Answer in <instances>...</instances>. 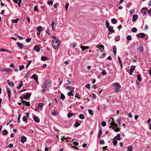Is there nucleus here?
Returning a JSON list of instances; mask_svg holds the SVG:
<instances>
[{
  "mask_svg": "<svg viewBox=\"0 0 151 151\" xmlns=\"http://www.w3.org/2000/svg\"><path fill=\"white\" fill-rule=\"evenodd\" d=\"M111 21L112 23L113 24H115L117 22V20L114 18L113 19L111 20Z\"/></svg>",
  "mask_w": 151,
  "mask_h": 151,
  "instance_id": "c85d7f7f",
  "label": "nucleus"
},
{
  "mask_svg": "<svg viewBox=\"0 0 151 151\" xmlns=\"http://www.w3.org/2000/svg\"><path fill=\"white\" fill-rule=\"evenodd\" d=\"M6 71L7 73H9L11 72L12 71V70L11 69H10L6 68Z\"/></svg>",
  "mask_w": 151,
  "mask_h": 151,
  "instance_id": "49530a36",
  "label": "nucleus"
},
{
  "mask_svg": "<svg viewBox=\"0 0 151 151\" xmlns=\"http://www.w3.org/2000/svg\"><path fill=\"white\" fill-rule=\"evenodd\" d=\"M143 15L145 14L147 11V8L145 7L142 8L141 10Z\"/></svg>",
  "mask_w": 151,
  "mask_h": 151,
  "instance_id": "423d86ee",
  "label": "nucleus"
},
{
  "mask_svg": "<svg viewBox=\"0 0 151 151\" xmlns=\"http://www.w3.org/2000/svg\"><path fill=\"white\" fill-rule=\"evenodd\" d=\"M102 133V130L100 129L99 130V134L98 135V138H99L101 136V135Z\"/></svg>",
  "mask_w": 151,
  "mask_h": 151,
  "instance_id": "5701e85b",
  "label": "nucleus"
},
{
  "mask_svg": "<svg viewBox=\"0 0 151 151\" xmlns=\"http://www.w3.org/2000/svg\"><path fill=\"white\" fill-rule=\"evenodd\" d=\"M27 140L26 138L25 137H22L21 138V142L22 143H24L26 142Z\"/></svg>",
  "mask_w": 151,
  "mask_h": 151,
  "instance_id": "4468645a",
  "label": "nucleus"
},
{
  "mask_svg": "<svg viewBox=\"0 0 151 151\" xmlns=\"http://www.w3.org/2000/svg\"><path fill=\"white\" fill-rule=\"evenodd\" d=\"M23 86V83L22 81H21L19 84V85L17 87V88L18 89H20L21 87Z\"/></svg>",
  "mask_w": 151,
  "mask_h": 151,
  "instance_id": "4be33fe9",
  "label": "nucleus"
},
{
  "mask_svg": "<svg viewBox=\"0 0 151 151\" xmlns=\"http://www.w3.org/2000/svg\"><path fill=\"white\" fill-rule=\"evenodd\" d=\"M115 40L116 41H118L120 40V36H116L115 37Z\"/></svg>",
  "mask_w": 151,
  "mask_h": 151,
  "instance_id": "e433bc0d",
  "label": "nucleus"
},
{
  "mask_svg": "<svg viewBox=\"0 0 151 151\" xmlns=\"http://www.w3.org/2000/svg\"><path fill=\"white\" fill-rule=\"evenodd\" d=\"M53 4V2L52 1H49L47 2V4L52 6Z\"/></svg>",
  "mask_w": 151,
  "mask_h": 151,
  "instance_id": "8fccbe9b",
  "label": "nucleus"
},
{
  "mask_svg": "<svg viewBox=\"0 0 151 151\" xmlns=\"http://www.w3.org/2000/svg\"><path fill=\"white\" fill-rule=\"evenodd\" d=\"M137 79L138 80L140 81H141V76L139 74H138L137 75Z\"/></svg>",
  "mask_w": 151,
  "mask_h": 151,
  "instance_id": "79ce46f5",
  "label": "nucleus"
},
{
  "mask_svg": "<svg viewBox=\"0 0 151 151\" xmlns=\"http://www.w3.org/2000/svg\"><path fill=\"white\" fill-rule=\"evenodd\" d=\"M51 38H53L52 42V46L55 50H57L60 45V41L55 36H53Z\"/></svg>",
  "mask_w": 151,
  "mask_h": 151,
  "instance_id": "f257e3e1",
  "label": "nucleus"
},
{
  "mask_svg": "<svg viewBox=\"0 0 151 151\" xmlns=\"http://www.w3.org/2000/svg\"><path fill=\"white\" fill-rule=\"evenodd\" d=\"M65 96L62 93L60 94V98L63 100L65 99Z\"/></svg>",
  "mask_w": 151,
  "mask_h": 151,
  "instance_id": "cd10ccee",
  "label": "nucleus"
},
{
  "mask_svg": "<svg viewBox=\"0 0 151 151\" xmlns=\"http://www.w3.org/2000/svg\"><path fill=\"white\" fill-rule=\"evenodd\" d=\"M117 141L115 140H114V141L113 142V145H114V146H116L117 143Z\"/></svg>",
  "mask_w": 151,
  "mask_h": 151,
  "instance_id": "864d4df0",
  "label": "nucleus"
},
{
  "mask_svg": "<svg viewBox=\"0 0 151 151\" xmlns=\"http://www.w3.org/2000/svg\"><path fill=\"white\" fill-rule=\"evenodd\" d=\"M101 124L102 127H104L106 125V122L105 121H103L101 123Z\"/></svg>",
  "mask_w": 151,
  "mask_h": 151,
  "instance_id": "37998d69",
  "label": "nucleus"
},
{
  "mask_svg": "<svg viewBox=\"0 0 151 151\" xmlns=\"http://www.w3.org/2000/svg\"><path fill=\"white\" fill-rule=\"evenodd\" d=\"M75 97L77 98L78 99H80V97H79V94L77 93L76 94Z\"/></svg>",
  "mask_w": 151,
  "mask_h": 151,
  "instance_id": "e2e57ef3",
  "label": "nucleus"
},
{
  "mask_svg": "<svg viewBox=\"0 0 151 151\" xmlns=\"http://www.w3.org/2000/svg\"><path fill=\"white\" fill-rule=\"evenodd\" d=\"M22 102L23 104H24L25 105H27L28 106H30V104L29 102H27L25 101L22 100Z\"/></svg>",
  "mask_w": 151,
  "mask_h": 151,
  "instance_id": "ddd939ff",
  "label": "nucleus"
},
{
  "mask_svg": "<svg viewBox=\"0 0 151 151\" xmlns=\"http://www.w3.org/2000/svg\"><path fill=\"white\" fill-rule=\"evenodd\" d=\"M51 84V80H47L43 84L42 88H46L47 90H48V89L50 87Z\"/></svg>",
  "mask_w": 151,
  "mask_h": 151,
  "instance_id": "f03ea898",
  "label": "nucleus"
},
{
  "mask_svg": "<svg viewBox=\"0 0 151 151\" xmlns=\"http://www.w3.org/2000/svg\"><path fill=\"white\" fill-rule=\"evenodd\" d=\"M121 119L119 118H118V119L116 120V122H117L118 125L120 126L121 124Z\"/></svg>",
  "mask_w": 151,
  "mask_h": 151,
  "instance_id": "72a5a7b5",
  "label": "nucleus"
},
{
  "mask_svg": "<svg viewBox=\"0 0 151 151\" xmlns=\"http://www.w3.org/2000/svg\"><path fill=\"white\" fill-rule=\"evenodd\" d=\"M24 68V65H21L19 67V70H21L22 69H23V68Z\"/></svg>",
  "mask_w": 151,
  "mask_h": 151,
  "instance_id": "a18cd8bd",
  "label": "nucleus"
},
{
  "mask_svg": "<svg viewBox=\"0 0 151 151\" xmlns=\"http://www.w3.org/2000/svg\"><path fill=\"white\" fill-rule=\"evenodd\" d=\"M113 52L114 53V55H115L116 54V47L115 46H113Z\"/></svg>",
  "mask_w": 151,
  "mask_h": 151,
  "instance_id": "393cba45",
  "label": "nucleus"
},
{
  "mask_svg": "<svg viewBox=\"0 0 151 151\" xmlns=\"http://www.w3.org/2000/svg\"><path fill=\"white\" fill-rule=\"evenodd\" d=\"M120 134H117V135L114 138L113 140H120L121 139H120Z\"/></svg>",
  "mask_w": 151,
  "mask_h": 151,
  "instance_id": "6e6552de",
  "label": "nucleus"
},
{
  "mask_svg": "<svg viewBox=\"0 0 151 151\" xmlns=\"http://www.w3.org/2000/svg\"><path fill=\"white\" fill-rule=\"evenodd\" d=\"M34 121L37 123H38L40 122L39 118L38 117H34Z\"/></svg>",
  "mask_w": 151,
  "mask_h": 151,
  "instance_id": "6ab92c4d",
  "label": "nucleus"
},
{
  "mask_svg": "<svg viewBox=\"0 0 151 151\" xmlns=\"http://www.w3.org/2000/svg\"><path fill=\"white\" fill-rule=\"evenodd\" d=\"M126 39L128 40H131L132 39V38L130 35H128Z\"/></svg>",
  "mask_w": 151,
  "mask_h": 151,
  "instance_id": "ea45409f",
  "label": "nucleus"
},
{
  "mask_svg": "<svg viewBox=\"0 0 151 151\" xmlns=\"http://www.w3.org/2000/svg\"><path fill=\"white\" fill-rule=\"evenodd\" d=\"M137 29L136 28H133L132 29L131 31L132 32H137Z\"/></svg>",
  "mask_w": 151,
  "mask_h": 151,
  "instance_id": "a19ab883",
  "label": "nucleus"
},
{
  "mask_svg": "<svg viewBox=\"0 0 151 151\" xmlns=\"http://www.w3.org/2000/svg\"><path fill=\"white\" fill-rule=\"evenodd\" d=\"M138 37L141 38H143L145 36V35L144 33H140L138 34Z\"/></svg>",
  "mask_w": 151,
  "mask_h": 151,
  "instance_id": "2eb2a0df",
  "label": "nucleus"
},
{
  "mask_svg": "<svg viewBox=\"0 0 151 151\" xmlns=\"http://www.w3.org/2000/svg\"><path fill=\"white\" fill-rule=\"evenodd\" d=\"M88 112L91 115H93V113L92 110L91 109H89L88 110Z\"/></svg>",
  "mask_w": 151,
  "mask_h": 151,
  "instance_id": "c9c22d12",
  "label": "nucleus"
},
{
  "mask_svg": "<svg viewBox=\"0 0 151 151\" xmlns=\"http://www.w3.org/2000/svg\"><path fill=\"white\" fill-rule=\"evenodd\" d=\"M73 145L75 146H77L78 145V143L77 142L75 141L73 142Z\"/></svg>",
  "mask_w": 151,
  "mask_h": 151,
  "instance_id": "13d9d810",
  "label": "nucleus"
},
{
  "mask_svg": "<svg viewBox=\"0 0 151 151\" xmlns=\"http://www.w3.org/2000/svg\"><path fill=\"white\" fill-rule=\"evenodd\" d=\"M31 96L30 94L29 93H27L26 95L24 96V98L25 99H29Z\"/></svg>",
  "mask_w": 151,
  "mask_h": 151,
  "instance_id": "f3484780",
  "label": "nucleus"
},
{
  "mask_svg": "<svg viewBox=\"0 0 151 151\" xmlns=\"http://www.w3.org/2000/svg\"><path fill=\"white\" fill-rule=\"evenodd\" d=\"M138 18V16L137 15L134 14L133 16L132 20L133 22L135 21Z\"/></svg>",
  "mask_w": 151,
  "mask_h": 151,
  "instance_id": "9d476101",
  "label": "nucleus"
},
{
  "mask_svg": "<svg viewBox=\"0 0 151 151\" xmlns=\"http://www.w3.org/2000/svg\"><path fill=\"white\" fill-rule=\"evenodd\" d=\"M6 89H7V93H8V98H9V100L10 99L11 97V91L10 89L9 88H7Z\"/></svg>",
  "mask_w": 151,
  "mask_h": 151,
  "instance_id": "0eeeda50",
  "label": "nucleus"
},
{
  "mask_svg": "<svg viewBox=\"0 0 151 151\" xmlns=\"http://www.w3.org/2000/svg\"><path fill=\"white\" fill-rule=\"evenodd\" d=\"M135 66H133V65H132L131 66V68L130 70L129 74L130 75H131L132 74L133 71L135 70Z\"/></svg>",
  "mask_w": 151,
  "mask_h": 151,
  "instance_id": "1a4fd4ad",
  "label": "nucleus"
},
{
  "mask_svg": "<svg viewBox=\"0 0 151 151\" xmlns=\"http://www.w3.org/2000/svg\"><path fill=\"white\" fill-rule=\"evenodd\" d=\"M120 128H118L117 127H115V128H114V129H113L114 131L116 132H118V131H119L120 130Z\"/></svg>",
  "mask_w": 151,
  "mask_h": 151,
  "instance_id": "bb28decb",
  "label": "nucleus"
},
{
  "mask_svg": "<svg viewBox=\"0 0 151 151\" xmlns=\"http://www.w3.org/2000/svg\"><path fill=\"white\" fill-rule=\"evenodd\" d=\"M101 73L104 76L106 74V70H103Z\"/></svg>",
  "mask_w": 151,
  "mask_h": 151,
  "instance_id": "603ef678",
  "label": "nucleus"
},
{
  "mask_svg": "<svg viewBox=\"0 0 151 151\" xmlns=\"http://www.w3.org/2000/svg\"><path fill=\"white\" fill-rule=\"evenodd\" d=\"M17 45L18 47L20 48L21 49H22L24 47V45L22 43L18 42L17 43Z\"/></svg>",
  "mask_w": 151,
  "mask_h": 151,
  "instance_id": "9b49d317",
  "label": "nucleus"
},
{
  "mask_svg": "<svg viewBox=\"0 0 151 151\" xmlns=\"http://www.w3.org/2000/svg\"><path fill=\"white\" fill-rule=\"evenodd\" d=\"M140 53H142L143 51V47L142 44L140 45L138 47L137 49Z\"/></svg>",
  "mask_w": 151,
  "mask_h": 151,
  "instance_id": "39448f33",
  "label": "nucleus"
},
{
  "mask_svg": "<svg viewBox=\"0 0 151 151\" xmlns=\"http://www.w3.org/2000/svg\"><path fill=\"white\" fill-rule=\"evenodd\" d=\"M79 118L81 119H83L85 118V116L83 114H80L79 116Z\"/></svg>",
  "mask_w": 151,
  "mask_h": 151,
  "instance_id": "b1692460",
  "label": "nucleus"
},
{
  "mask_svg": "<svg viewBox=\"0 0 151 151\" xmlns=\"http://www.w3.org/2000/svg\"><path fill=\"white\" fill-rule=\"evenodd\" d=\"M31 40V38H27L26 39L25 41L27 42H28L30 41Z\"/></svg>",
  "mask_w": 151,
  "mask_h": 151,
  "instance_id": "680f3d73",
  "label": "nucleus"
},
{
  "mask_svg": "<svg viewBox=\"0 0 151 151\" xmlns=\"http://www.w3.org/2000/svg\"><path fill=\"white\" fill-rule=\"evenodd\" d=\"M66 88H68L69 89H74L75 88L73 87L72 86H67Z\"/></svg>",
  "mask_w": 151,
  "mask_h": 151,
  "instance_id": "09e8293b",
  "label": "nucleus"
},
{
  "mask_svg": "<svg viewBox=\"0 0 151 151\" xmlns=\"http://www.w3.org/2000/svg\"><path fill=\"white\" fill-rule=\"evenodd\" d=\"M73 114L71 113H69L68 114L67 116L68 118H70L71 117L73 116Z\"/></svg>",
  "mask_w": 151,
  "mask_h": 151,
  "instance_id": "58836bf2",
  "label": "nucleus"
},
{
  "mask_svg": "<svg viewBox=\"0 0 151 151\" xmlns=\"http://www.w3.org/2000/svg\"><path fill=\"white\" fill-rule=\"evenodd\" d=\"M42 27L41 26H39L37 28V31H40V32H41L42 30Z\"/></svg>",
  "mask_w": 151,
  "mask_h": 151,
  "instance_id": "473e14b6",
  "label": "nucleus"
},
{
  "mask_svg": "<svg viewBox=\"0 0 151 151\" xmlns=\"http://www.w3.org/2000/svg\"><path fill=\"white\" fill-rule=\"evenodd\" d=\"M34 50L37 52H39L40 50V48L38 46H35L34 48Z\"/></svg>",
  "mask_w": 151,
  "mask_h": 151,
  "instance_id": "aec40b11",
  "label": "nucleus"
},
{
  "mask_svg": "<svg viewBox=\"0 0 151 151\" xmlns=\"http://www.w3.org/2000/svg\"><path fill=\"white\" fill-rule=\"evenodd\" d=\"M40 110V108L38 106L35 109V110L36 111H39Z\"/></svg>",
  "mask_w": 151,
  "mask_h": 151,
  "instance_id": "69168bd1",
  "label": "nucleus"
},
{
  "mask_svg": "<svg viewBox=\"0 0 151 151\" xmlns=\"http://www.w3.org/2000/svg\"><path fill=\"white\" fill-rule=\"evenodd\" d=\"M128 149L127 151H132V146H130L127 148Z\"/></svg>",
  "mask_w": 151,
  "mask_h": 151,
  "instance_id": "7c9ffc66",
  "label": "nucleus"
},
{
  "mask_svg": "<svg viewBox=\"0 0 151 151\" xmlns=\"http://www.w3.org/2000/svg\"><path fill=\"white\" fill-rule=\"evenodd\" d=\"M80 47L81 48L83 51L89 48V47L88 46H82L81 45Z\"/></svg>",
  "mask_w": 151,
  "mask_h": 151,
  "instance_id": "dca6fc26",
  "label": "nucleus"
},
{
  "mask_svg": "<svg viewBox=\"0 0 151 151\" xmlns=\"http://www.w3.org/2000/svg\"><path fill=\"white\" fill-rule=\"evenodd\" d=\"M100 143L101 145L104 144L105 143L103 139H101L100 140Z\"/></svg>",
  "mask_w": 151,
  "mask_h": 151,
  "instance_id": "4d7b16f0",
  "label": "nucleus"
},
{
  "mask_svg": "<svg viewBox=\"0 0 151 151\" xmlns=\"http://www.w3.org/2000/svg\"><path fill=\"white\" fill-rule=\"evenodd\" d=\"M80 125V124L77 122H76L74 124V126L75 127H77Z\"/></svg>",
  "mask_w": 151,
  "mask_h": 151,
  "instance_id": "f704fd0d",
  "label": "nucleus"
},
{
  "mask_svg": "<svg viewBox=\"0 0 151 151\" xmlns=\"http://www.w3.org/2000/svg\"><path fill=\"white\" fill-rule=\"evenodd\" d=\"M128 116L130 118H132V114L131 113H129L128 114Z\"/></svg>",
  "mask_w": 151,
  "mask_h": 151,
  "instance_id": "bf43d9fd",
  "label": "nucleus"
},
{
  "mask_svg": "<svg viewBox=\"0 0 151 151\" xmlns=\"http://www.w3.org/2000/svg\"><path fill=\"white\" fill-rule=\"evenodd\" d=\"M99 47H101V48L103 50H104V46L103 45H102L101 44L99 46Z\"/></svg>",
  "mask_w": 151,
  "mask_h": 151,
  "instance_id": "774afa93",
  "label": "nucleus"
},
{
  "mask_svg": "<svg viewBox=\"0 0 151 151\" xmlns=\"http://www.w3.org/2000/svg\"><path fill=\"white\" fill-rule=\"evenodd\" d=\"M86 87L87 88H90V84H86Z\"/></svg>",
  "mask_w": 151,
  "mask_h": 151,
  "instance_id": "338daca9",
  "label": "nucleus"
},
{
  "mask_svg": "<svg viewBox=\"0 0 151 151\" xmlns=\"http://www.w3.org/2000/svg\"><path fill=\"white\" fill-rule=\"evenodd\" d=\"M61 140L62 141H63L64 140L66 139L67 141H68V137H66L65 138L64 137H63L62 138H61Z\"/></svg>",
  "mask_w": 151,
  "mask_h": 151,
  "instance_id": "5fc2aeb1",
  "label": "nucleus"
},
{
  "mask_svg": "<svg viewBox=\"0 0 151 151\" xmlns=\"http://www.w3.org/2000/svg\"><path fill=\"white\" fill-rule=\"evenodd\" d=\"M68 6H69V4L68 3H66L65 4V9H66V11H67Z\"/></svg>",
  "mask_w": 151,
  "mask_h": 151,
  "instance_id": "3c124183",
  "label": "nucleus"
},
{
  "mask_svg": "<svg viewBox=\"0 0 151 151\" xmlns=\"http://www.w3.org/2000/svg\"><path fill=\"white\" fill-rule=\"evenodd\" d=\"M8 133V131L7 130H3L2 132V134H3L4 135H6Z\"/></svg>",
  "mask_w": 151,
  "mask_h": 151,
  "instance_id": "c756f323",
  "label": "nucleus"
},
{
  "mask_svg": "<svg viewBox=\"0 0 151 151\" xmlns=\"http://www.w3.org/2000/svg\"><path fill=\"white\" fill-rule=\"evenodd\" d=\"M113 85L115 88L114 90L115 92H118L121 88L120 84L118 83H114Z\"/></svg>",
  "mask_w": 151,
  "mask_h": 151,
  "instance_id": "7ed1b4c3",
  "label": "nucleus"
},
{
  "mask_svg": "<svg viewBox=\"0 0 151 151\" xmlns=\"http://www.w3.org/2000/svg\"><path fill=\"white\" fill-rule=\"evenodd\" d=\"M19 20V19H14L12 21V23H17V22L18 20Z\"/></svg>",
  "mask_w": 151,
  "mask_h": 151,
  "instance_id": "6e6d98bb",
  "label": "nucleus"
},
{
  "mask_svg": "<svg viewBox=\"0 0 151 151\" xmlns=\"http://www.w3.org/2000/svg\"><path fill=\"white\" fill-rule=\"evenodd\" d=\"M27 118L26 117L24 116L23 118V120L24 122H25L27 121Z\"/></svg>",
  "mask_w": 151,
  "mask_h": 151,
  "instance_id": "052dcab7",
  "label": "nucleus"
},
{
  "mask_svg": "<svg viewBox=\"0 0 151 151\" xmlns=\"http://www.w3.org/2000/svg\"><path fill=\"white\" fill-rule=\"evenodd\" d=\"M73 91H71L70 92L68 93L67 94L69 96H73L74 95L72 94V93L73 92Z\"/></svg>",
  "mask_w": 151,
  "mask_h": 151,
  "instance_id": "a878e982",
  "label": "nucleus"
},
{
  "mask_svg": "<svg viewBox=\"0 0 151 151\" xmlns=\"http://www.w3.org/2000/svg\"><path fill=\"white\" fill-rule=\"evenodd\" d=\"M110 124L111 126H114L115 127H117L118 125L115 123L113 121H112Z\"/></svg>",
  "mask_w": 151,
  "mask_h": 151,
  "instance_id": "a211bd4d",
  "label": "nucleus"
},
{
  "mask_svg": "<svg viewBox=\"0 0 151 151\" xmlns=\"http://www.w3.org/2000/svg\"><path fill=\"white\" fill-rule=\"evenodd\" d=\"M47 59V58L45 56H42L41 57V60L42 61H45Z\"/></svg>",
  "mask_w": 151,
  "mask_h": 151,
  "instance_id": "2f4dec72",
  "label": "nucleus"
},
{
  "mask_svg": "<svg viewBox=\"0 0 151 151\" xmlns=\"http://www.w3.org/2000/svg\"><path fill=\"white\" fill-rule=\"evenodd\" d=\"M106 27L108 28L110 26H109V24L108 20H106Z\"/></svg>",
  "mask_w": 151,
  "mask_h": 151,
  "instance_id": "4c0bfd02",
  "label": "nucleus"
},
{
  "mask_svg": "<svg viewBox=\"0 0 151 151\" xmlns=\"http://www.w3.org/2000/svg\"><path fill=\"white\" fill-rule=\"evenodd\" d=\"M113 27H112L111 26H110L108 28V29L109 30V32L108 33V37H110L109 35L111 34V33H114L115 32V31L113 29Z\"/></svg>",
  "mask_w": 151,
  "mask_h": 151,
  "instance_id": "20e7f679",
  "label": "nucleus"
},
{
  "mask_svg": "<svg viewBox=\"0 0 151 151\" xmlns=\"http://www.w3.org/2000/svg\"><path fill=\"white\" fill-rule=\"evenodd\" d=\"M44 105V104L42 103H39L38 104V106L40 108V109L41 111L42 110V107Z\"/></svg>",
  "mask_w": 151,
  "mask_h": 151,
  "instance_id": "412c9836",
  "label": "nucleus"
},
{
  "mask_svg": "<svg viewBox=\"0 0 151 151\" xmlns=\"http://www.w3.org/2000/svg\"><path fill=\"white\" fill-rule=\"evenodd\" d=\"M8 84L10 86L12 87L13 86H14V84L12 82H8Z\"/></svg>",
  "mask_w": 151,
  "mask_h": 151,
  "instance_id": "c03bdc74",
  "label": "nucleus"
},
{
  "mask_svg": "<svg viewBox=\"0 0 151 151\" xmlns=\"http://www.w3.org/2000/svg\"><path fill=\"white\" fill-rule=\"evenodd\" d=\"M33 9L35 11H38V9H37V6H35L34 7Z\"/></svg>",
  "mask_w": 151,
  "mask_h": 151,
  "instance_id": "0e129e2a",
  "label": "nucleus"
},
{
  "mask_svg": "<svg viewBox=\"0 0 151 151\" xmlns=\"http://www.w3.org/2000/svg\"><path fill=\"white\" fill-rule=\"evenodd\" d=\"M32 78H34L36 82L38 81V77L35 74H33L32 76Z\"/></svg>",
  "mask_w": 151,
  "mask_h": 151,
  "instance_id": "f8f14e48",
  "label": "nucleus"
},
{
  "mask_svg": "<svg viewBox=\"0 0 151 151\" xmlns=\"http://www.w3.org/2000/svg\"><path fill=\"white\" fill-rule=\"evenodd\" d=\"M31 63V60L28 61V63L27 64V65L26 66V69H27L28 68V66H29V65Z\"/></svg>",
  "mask_w": 151,
  "mask_h": 151,
  "instance_id": "de8ad7c7",
  "label": "nucleus"
}]
</instances>
